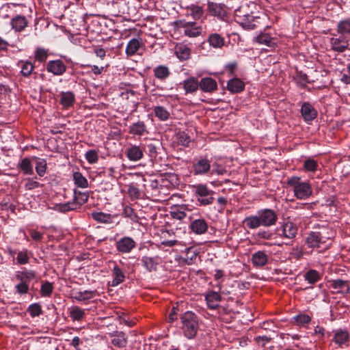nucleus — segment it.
<instances>
[{
	"instance_id": "6",
	"label": "nucleus",
	"mask_w": 350,
	"mask_h": 350,
	"mask_svg": "<svg viewBox=\"0 0 350 350\" xmlns=\"http://www.w3.org/2000/svg\"><path fill=\"white\" fill-rule=\"evenodd\" d=\"M194 195L197 201L201 206H207L213 204L215 192L208 188L205 184H198L193 186Z\"/></svg>"
},
{
	"instance_id": "48",
	"label": "nucleus",
	"mask_w": 350,
	"mask_h": 350,
	"mask_svg": "<svg viewBox=\"0 0 350 350\" xmlns=\"http://www.w3.org/2000/svg\"><path fill=\"white\" fill-rule=\"evenodd\" d=\"M303 167L306 172H314L317 170L318 163L313 159H308L304 161Z\"/></svg>"
},
{
	"instance_id": "47",
	"label": "nucleus",
	"mask_w": 350,
	"mask_h": 350,
	"mask_svg": "<svg viewBox=\"0 0 350 350\" xmlns=\"http://www.w3.org/2000/svg\"><path fill=\"white\" fill-rule=\"evenodd\" d=\"M202 33V27L201 26H198L196 23V25H191L187 29L184 30V33L185 36L190 38H195L200 36Z\"/></svg>"
},
{
	"instance_id": "53",
	"label": "nucleus",
	"mask_w": 350,
	"mask_h": 350,
	"mask_svg": "<svg viewBox=\"0 0 350 350\" xmlns=\"http://www.w3.org/2000/svg\"><path fill=\"white\" fill-rule=\"evenodd\" d=\"M48 57V51L47 50L43 48H38L35 52V59L36 61L40 62H44L46 60Z\"/></svg>"
},
{
	"instance_id": "3",
	"label": "nucleus",
	"mask_w": 350,
	"mask_h": 350,
	"mask_svg": "<svg viewBox=\"0 0 350 350\" xmlns=\"http://www.w3.org/2000/svg\"><path fill=\"white\" fill-rule=\"evenodd\" d=\"M180 329L185 337L191 340L194 338L199 329L198 316L191 311H187L180 317Z\"/></svg>"
},
{
	"instance_id": "50",
	"label": "nucleus",
	"mask_w": 350,
	"mask_h": 350,
	"mask_svg": "<svg viewBox=\"0 0 350 350\" xmlns=\"http://www.w3.org/2000/svg\"><path fill=\"white\" fill-rule=\"evenodd\" d=\"M27 312L33 318L38 317L42 313V306L38 303L32 304L28 307Z\"/></svg>"
},
{
	"instance_id": "51",
	"label": "nucleus",
	"mask_w": 350,
	"mask_h": 350,
	"mask_svg": "<svg viewBox=\"0 0 350 350\" xmlns=\"http://www.w3.org/2000/svg\"><path fill=\"white\" fill-rule=\"evenodd\" d=\"M53 291V284L49 282H45L41 285L40 293L42 297H50Z\"/></svg>"
},
{
	"instance_id": "40",
	"label": "nucleus",
	"mask_w": 350,
	"mask_h": 350,
	"mask_svg": "<svg viewBox=\"0 0 350 350\" xmlns=\"http://www.w3.org/2000/svg\"><path fill=\"white\" fill-rule=\"evenodd\" d=\"M256 41L259 44H265L269 47H272L275 45L274 39L268 33H260L257 36Z\"/></svg>"
},
{
	"instance_id": "37",
	"label": "nucleus",
	"mask_w": 350,
	"mask_h": 350,
	"mask_svg": "<svg viewBox=\"0 0 350 350\" xmlns=\"http://www.w3.org/2000/svg\"><path fill=\"white\" fill-rule=\"evenodd\" d=\"M143 266L149 271H156L158 262L156 258L144 256L142 258Z\"/></svg>"
},
{
	"instance_id": "35",
	"label": "nucleus",
	"mask_w": 350,
	"mask_h": 350,
	"mask_svg": "<svg viewBox=\"0 0 350 350\" xmlns=\"http://www.w3.org/2000/svg\"><path fill=\"white\" fill-rule=\"evenodd\" d=\"M89 195L88 193L78 191L75 190L74 198L72 202L76 204V207L78 208L82 204L86 203L88 200Z\"/></svg>"
},
{
	"instance_id": "19",
	"label": "nucleus",
	"mask_w": 350,
	"mask_h": 350,
	"mask_svg": "<svg viewBox=\"0 0 350 350\" xmlns=\"http://www.w3.org/2000/svg\"><path fill=\"white\" fill-rule=\"evenodd\" d=\"M126 155L130 161H137L143 157L144 150L138 146L131 145L127 148Z\"/></svg>"
},
{
	"instance_id": "49",
	"label": "nucleus",
	"mask_w": 350,
	"mask_h": 350,
	"mask_svg": "<svg viewBox=\"0 0 350 350\" xmlns=\"http://www.w3.org/2000/svg\"><path fill=\"white\" fill-rule=\"evenodd\" d=\"M122 215L125 217L129 218L133 222H138L139 219L134 209L127 205L124 208Z\"/></svg>"
},
{
	"instance_id": "12",
	"label": "nucleus",
	"mask_w": 350,
	"mask_h": 350,
	"mask_svg": "<svg viewBox=\"0 0 350 350\" xmlns=\"http://www.w3.org/2000/svg\"><path fill=\"white\" fill-rule=\"evenodd\" d=\"M330 44L333 51L338 53H342L348 49L349 41L343 36L332 38L330 40Z\"/></svg>"
},
{
	"instance_id": "55",
	"label": "nucleus",
	"mask_w": 350,
	"mask_h": 350,
	"mask_svg": "<svg viewBox=\"0 0 350 350\" xmlns=\"http://www.w3.org/2000/svg\"><path fill=\"white\" fill-rule=\"evenodd\" d=\"M178 143L184 146H189L191 142L190 137L185 132L179 133L177 135Z\"/></svg>"
},
{
	"instance_id": "54",
	"label": "nucleus",
	"mask_w": 350,
	"mask_h": 350,
	"mask_svg": "<svg viewBox=\"0 0 350 350\" xmlns=\"http://www.w3.org/2000/svg\"><path fill=\"white\" fill-rule=\"evenodd\" d=\"M85 159L89 163L94 164L98 161V153L96 150H90L85 154Z\"/></svg>"
},
{
	"instance_id": "33",
	"label": "nucleus",
	"mask_w": 350,
	"mask_h": 350,
	"mask_svg": "<svg viewBox=\"0 0 350 350\" xmlns=\"http://www.w3.org/2000/svg\"><path fill=\"white\" fill-rule=\"evenodd\" d=\"M69 316L73 321H81L85 317V312L84 310L75 306L70 308Z\"/></svg>"
},
{
	"instance_id": "1",
	"label": "nucleus",
	"mask_w": 350,
	"mask_h": 350,
	"mask_svg": "<svg viewBox=\"0 0 350 350\" xmlns=\"http://www.w3.org/2000/svg\"><path fill=\"white\" fill-rule=\"evenodd\" d=\"M278 215L274 211L269 208L258 212L256 215L245 217L243 221L248 229H256L260 226L269 227L275 224Z\"/></svg>"
},
{
	"instance_id": "58",
	"label": "nucleus",
	"mask_w": 350,
	"mask_h": 350,
	"mask_svg": "<svg viewBox=\"0 0 350 350\" xmlns=\"http://www.w3.org/2000/svg\"><path fill=\"white\" fill-rule=\"evenodd\" d=\"M75 209H77L76 204H75L72 201L64 204H60L59 205V210L61 212L66 213L69 211H72Z\"/></svg>"
},
{
	"instance_id": "39",
	"label": "nucleus",
	"mask_w": 350,
	"mask_h": 350,
	"mask_svg": "<svg viewBox=\"0 0 350 350\" xmlns=\"http://www.w3.org/2000/svg\"><path fill=\"white\" fill-rule=\"evenodd\" d=\"M187 10L190 11V15L195 20L200 19L204 13V9L202 6L192 4L187 8Z\"/></svg>"
},
{
	"instance_id": "38",
	"label": "nucleus",
	"mask_w": 350,
	"mask_h": 350,
	"mask_svg": "<svg viewBox=\"0 0 350 350\" xmlns=\"http://www.w3.org/2000/svg\"><path fill=\"white\" fill-rule=\"evenodd\" d=\"M154 114L161 121H166L170 116V112L162 106H157L154 108Z\"/></svg>"
},
{
	"instance_id": "24",
	"label": "nucleus",
	"mask_w": 350,
	"mask_h": 350,
	"mask_svg": "<svg viewBox=\"0 0 350 350\" xmlns=\"http://www.w3.org/2000/svg\"><path fill=\"white\" fill-rule=\"evenodd\" d=\"M92 217L100 224H110L113 222L114 215L103 212H92Z\"/></svg>"
},
{
	"instance_id": "52",
	"label": "nucleus",
	"mask_w": 350,
	"mask_h": 350,
	"mask_svg": "<svg viewBox=\"0 0 350 350\" xmlns=\"http://www.w3.org/2000/svg\"><path fill=\"white\" fill-rule=\"evenodd\" d=\"M21 63L22 64L21 71V74L24 77L29 76L33 70V65L29 62H21Z\"/></svg>"
},
{
	"instance_id": "57",
	"label": "nucleus",
	"mask_w": 350,
	"mask_h": 350,
	"mask_svg": "<svg viewBox=\"0 0 350 350\" xmlns=\"http://www.w3.org/2000/svg\"><path fill=\"white\" fill-rule=\"evenodd\" d=\"M340 81L347 85H350V63L342 72Z\"/></svg>"
},
{
	"instance_id": "8",
	"label": "nucleus",
	"mask_w": 350,
	"mask_h": 350,
	"mask_svg": "<svg viewBox=\"0 0 350 350\" xmlns=\"http://www.w3.org/2000/svg\"><path fill=\"white\" fill-rule=\"evenodd\" d=\"M136 246L135 241L129 237H124L116 243V247L119 252L129 253Z\"/></svg>"
},
{
	"instance_id": "9",
	"label": "nucleus",
	"mask_w": 350,
	"mask_h": 350,
	"mask_svg": "<svg viewBox=\"0 0 350 350\" xmlns=\"http://www.w3.org/2000/svg\"><path fill=\"white\" fill-rule=\"evenodd\" d=\"M333 338L334 342L338 347H342V345L348 343L350 339L349 333L346 329H338L333 330Z\"/></svg>"
},
{
	"instance_id": "42",
	"label": "nucleus",
	"mask_w": 350,
	"mask_h": 350,
	"mask_svg": "<svg viewBox=\"0 0 350 350\" xmlns=\"http://www.w3.org/2000/svg\"><path fill=\"white\" fill-rule=\"evenodd\" d=\"M73 180L75 181V184L79 187L87 188L88 187V181L87 178L79 172H74Z\"/></svg>"
},
{
	"instance_id": "17",
	"label": "nucleus",
	"mask_w": 350,
	"mask_h": 350,
	"mask_svg": "<svg viewBox=\"0 0 350 350\" xmlns=\"http://www.w3.org/2000/svg\"><path fill=\"white\" fill-rule=\"evenodd\" d=\"M190 229L196 234H202L207 231L208 224L204 219H196L191 222Z\"/></svg>"
},
{
	"instance_id": "46",
	"label": "nucleus",
	"mask_w": 350,
	"mask_h": 350,
	"mask_svg": "<svg viewBox=\"0 0 350 350\" xmlns=\"http://www.w3.org/2000/svg\"><path fill=\"white\" fill-rule=\"evenodd\" d=\"M198 256V253L193 247H189L186 249V254L185 257L183 259V261L187 265H192L194 263Z\"/></svg>"
},
{
	"instance_id": "30",
	"label": "nucleus",
	"mask_w": 350,
	"mask_h": 350,
	"mask_svg": "<svg viewBox=\"0 0 350 350\" xmlns=\"http://www.w3.org/2000/svg\"><path fill=\"white\" fill-rule=\"evenodd\" d=\"M146 133H147L146 126L143 121L133 123L129 129V133L134 135L142 136Z\"/></svg>"
},
{
	"instance_id": "15",
	"label": "nucleus",
	"mask_w": 350,
	"mask_h": 350,
	"mask_svg": "<svg viewBox=\"0 0 350 350\" xmlns=\"http://www.w3.org/2000/svg\"><path fill=\"white\" fill-rule=\"evenodd\" d=\"M28 21L25 16L16 15L11 19L10 25L16 32H21L27 27Z\"/></svg>"
},
{
	"instance_id": "27",
	"label": "nucleus",
	"mask_w": 350,
	"mask_h": 350,
	"mask_svg": "<svg viewBox=\"0 0 350 350\" xmlns=\"http://www.w3.org/2000/svg\"><path fill=\"white\" fill-rule=\"evenodd\" d=\"M244 83L238 78L230 79L227 84L228 90L232 93H239L244 90Z\"/></svg>"
},
{
	"instance_id": "5",
	"label": "nucleus",
	"mask_w": 350,
	"mask_h": 350,
	"mask_svg": "<svg viewBox=\"0 0 350 350\" xmlns=\"http://www.w3.org/2000/svg\"><path fill=\"white\" fill-rule=\"evenodd\" d=\"M36 278V273L33 270L18 271L14 278L18 282L15 286L16 292L20 295H25L29 292V283Z\"/></svg>"
},
{
	"instance_id": "22",
	"label": "nucleus",
	"mask_w": 350,
	"mask_h": 350,
	"mask_svg": "<svg viewBox=\"0 0 350 350\" xmlns=\"http://www.w3.org/2000/svg\"><path fill=\"white\" fill-rule=\"evenodd\" d=\"M301 113L306 121H310L316 118L317 112L308 103H304L301 108Z\"/></svg>"
},
{
	"instance_id": "26",
	"label": "nucleus",
	"mask_w": 350,
	"mask_h": 350,
	"mask_svg": "<svg viewBox=\"0 0 350 350\" xmlns=\"http://www.w3.org/2000/svg\"><path fill=\"white\" fill-rule=\"evenodd\" d=\"M200 88V82L193 77H189L183 81V88L186 93H193Z\"/></svg>"
},
{
	"instance_id": "63",
	"label": "nucleus",
	"mask_w": 350,
	"mask_h": 350,
	"mask_svg": "<svg viewBox=\"0 0 350 350\" xmlns=\"http://www.w3.org/2000/svg\"><path fill=\"white\" fill-rule=\"evenodd\" d=\"M128 193L132 198L138 199L140 198V191L139 189L135 185H130L128 189Z\"/></svg>"
},
{
	"instance_id": "64",
	"label": "nucleus",
	"mask_w": 350,
	"mask_h": 350,
	"mask_svg": "<svg viewBox=\"0 0 350 350\" xmlns=\"http://www.w3.org/2000/svg\"><path fill=\"white\" fill-rule=\"evenodd\" d=\"M29 232L31 239L35 241H41L43 239V234L36 230H29Z\"/></svg>"
},
{
	"instance_id": "62",
	"label": "nucleus",
	"mask_w": 350,
	"mask_h": 350,
	"mask_svg": "<svg viewBox=\"0 0 350 350\" xmlns=\"http://www.w3.org/2000/svg\"><path fill=\"white\" fill-rule=\"evenodd\" d=\"M295 321L299 325H305L311 321V318L308 314H299L295 317Z\"/></svg>"
},
{
	"instance_id": "13",
	"label": "nucleus",
	"mask_w": 350,
	"mask_h": 350,
	"mask_svg": "<svg viewBox=\"0 0 350 350\" xmlns=\"http://www.w3.org/2000/svg\"><path fill=\"white\" fill-rule=\"evenodd\" d=\"M211 169V162L206 159H201L193 164V172L194 175H202L206 174Z\"/></svg>"
},
{
	"instance_id": "61",
	"label": "nucleus",
	"mask_w": 350,
	"mask_h": 350,
	"mask_svg": "<svg viewBox=\"0 0 350 350\" xmlns=\"http://www.w3.org/2000/svg\"><path fill=\"white\" fill-rule=\"evenodd\" d=\"M42 185L38 182L31 178H27L25 184V188L27 190H32Z\"/></svg>"
},
{
	"instance_id": "31",
	"label": "nucleus",
	"mask_w": 350,
	"mask_h": 350,
	"mask_svg": "<svg viewBox=\"0 0 350 350\" xmlns=\"http://www.w3.org/2000/svg\"><path fill=\"white\" fill-rule=\"evenodd\" d=\"M17 167L25 175H32L33 174V165L29 158L25 157L23 159L18 163Z\"/></svg>"
},
{
	"instance_id": "29",
	"label": "nucleus",
	"mask_w": 350,
	"mask_h": 350,
	"mask_svg": "<svg viewBox=\"0 0 350 350\" xmlns=\"http://www.w3.org/2000/svg\"><path fill=\"white\" fill-rule=\"evenodd\" d=\"M252 263L256 267H262L267 264L268 256L263 251H258L252 255Z\"/></svg>"
},
{
	"instance_id": "43",
	"label": "nucleus",
	"mask_w": 350,
	"mask_h": 350,
	"mask_svg": "<svg viewBox=\"0 0 350 350\" xmlns=\"http://www.w3.org/2000/svg\"><path fill=\"white\" fill-rule=\"evenodd\" d=\"M337 32L341 35L350 34V19L347 18L338 22Z\"/></svg>"
},
{
	"instance_id": "2",
	"label": "nucleus",
	"mask_w": 350,
	"mask_h": 350,
	"mask_svg": "<svg viewBox=\"0 0 350 350\" xmlns=\"http://www.w3.org/2000/svg\"><path fill=\"white\" fill-rule=\"evenodd\" d=\"M286 185L292 189L294 196L298 200H306L312 196L313 190L308 180L301 181L299 176H293L286 180Z\"/></svg>"
},
{
	"instance_id": "7",
	"label": "nucleus",
	"mask_w": 350,
	"mask_h": 350,
	"mask_svg": "<svg viewBox=\"0 0 350 350\" xmlns=\"http://www.w3.org/2000/svg\"><path fill=\"white\" fill-rule=\"evenodd\" d=\"M227 6L224 3H217L208 1L207 10L211 15L220 19H224L227 16Z\"/></svg>"
},
{
	"instance_id": "44",
	"label": "nucleus",
	"mask_w": 350,
	"mask_h": 350,
	"mask_svg": "<svg viewBox=\"0 0 350 350\" xmlns=\"http://www.w3.org/2000/svg\"><path fill=\"white\" fill-rule=\"evenodd\" d=\"M36 159V172L40 176H43L46 171L47 163L46 161L44 159H40L37 157H34Z\"/></svg>"
},
{
	"instance_id": "60",
	"label": "nucleus",
	"mask_w": 350,
	"mask_h": 350,
	"mask_svg": "<svg viewBox=\"0 0 350 350\" xmlns=\"http://www.w3.org/2000/svg\"><path fill=\"white\" fill-rule=\"evenodd\" d=\"M146 151L150 157H155L157 154V146L154 143H150L146 145Z\"/></svg>"
},
{
	"instance_id": "28",
	"label": "nucleus",
	"mask_w": 350,
	"mask_h": 350,
	"mask_svg": "<svg viewBox=\"0 0 350 350\" xmlns=\"http://www.w3.org/2000/svg\"><path fill=\"white\" fill-rule=\"evenodd\" d=\"M96 295V291H76L72 297L78 301H85L92 299Z\"/></svg>"
},
{
	"instance_id": "45",
	"label": "nucleus",
	"mask_w": 350,
	"mask_h": 350,
	"mask_svg": "<svg viewBox=\"0 0 350 350\" xmlns=\"http://www.w3.org/2000/svg\"><path fill=\"white\" fill-rule=\"evenodd\" d=\"M304 278L305 280L310 284H315L321 279L319 273L314 269H311L306 272L304 275Z\"/></svg>"
},
{
	"instance_id": "16",
	"label": "nucleus",
	"mask_w": 350,
	"mask_h": 350,
	"mask_svg": "<svg viewBox=\"0 0 350 350\" xmlns=\"http://www.w3.org/2000/svg\"><path fill=\"white\" fill-rule=\"evenodd\" d=\"M200 88L204 92L212 93L217 89V83L211 77H204L200 81Z\"/></svg>"
},
{
	"instance_id": "36",
	"label": "nucleus",
	"mask_w": 350,
	"mask_h": 350,
	"mask_svg": "<svg viewBox=\"0 0 350 350\" xmlns=\"http://www.w3.org/2000/svg\"><path fill=\"white\" fill-rule=\"evenodd\" d=\"M153 72L154 77L161 81L166 79L170 75L169 68L163 65L156 67Z\"/></svg>"
},
{
	"instance_id": "59",
	"label": "nucleus",
	"mask_w": 350,
	"mask_h": 350,
	"mask_svg": "<svg viewBox=\"0 0 350 350\" xmlns=\"http://www.w3.org/2000/svg\"><path fill=\"white\" fill-rule=\"evenodd\" d=\"M248 17L250 18H248V21H244L243 20L240 22L241 25L245 29H254L256 27V25L253 23V19L254 17L250 15H248Z\"/></svg>"
},
{
	"instance_id": "25",
	"label": "nucleus",
	"mask_w": 350,
	"mask_h": 350,
	"mask_svg": "<svg viewBox=\"0 0 350 350\" xmlns=\"http://www.w3.org/2000/svg\"><path fill=\"white\" fill-rule=\"evenodd\" d=\"M59 97V103L65 109L72 107L75 100V94L72 92H62L60 93Z\"/></svg>"
},
{
	"instance_id": "4",
	"label": "nucleus",
	"mask_w": 350,
	"mask_h": 350,
	"mask_svg": "<svg viewBox=\"0 0 350 350\" xmlns=\"http://www.w3.org/2000/svg\"><path fill=\"white\" fill-rule=\"evenodd\" d=\"M332 231L327 228H323L319 231L309 232L306 238V243L309 248H319L332 237Z\"/></svg>"
},
{
	"instance_id": "41",
	"label": "nucleus",
	"mask_w": 350,
	"mask_h": 350,
	"mask_svg": "<svg viewBox=\"0 0 350 350\" xmlns=\"http://www.w3.org/2000/svg\"><path fill=\"white\" fill-rule=\"evenodd\" d=\"M176 54L180 59H188L191 55V49L185 45H180L176 47Z\"/></svg>"
},
{
	"instance_id": "21",
	"label": "nucleus",
	"mask_w": 350,
	"mask_h": 350,
	"mask_svg": "<svg viewBox=\"0 0 350 350\" xmlns=\"http://www.w3.org/2000/svg\"><path fill=\"white\" fill-rule=\"evenodd\" d=\"M297 230L295 224L288 221L282 226V234H280V235L287 239H293L297 234Z\"/></svg>"
},
{
	"instance_id": "23",
	"label": "nucleus",
	"mask_w": 350,
	"mask_h": 350,
	"mask_svg": "<svg viewBox=\"0 0 350 350\" xmlns=\"http://www.w3.org/2000/svg\"><path fill=\"white\" fill-rule=\"evenodd\" d=\"M208 307L210 309H216L221 301V295L215 291L208 292L205 297Z\"/></svg>"
},
{
	"instance_id": "14",
	"label": "nucleus",
	"mask_w": 350,
	"mask_h": 350,
	"mask_svg": "<svg viewBox=\"0 0 350 350\" xmlns=\"http://www.w3.org/2000/svg\"><path fill=\"white\" fill-rule=\"evenodd\" d=\"M172 218L182 220L185 218H188L190 221L192 219L191 211L187 207V205L178 206L174 211L171 212Z\"/></svg>"
},
{
	"instance_id": "10",
	"label": "nucleus",
	"mask_w": 350,
	"mask_h": 350,
	"mask_svg": "<svg viewBox=\"0 0 350 350\" xmlns=\"http://www.w3.org/2000/svg\"><path fill=\"white\" fill-rule=\"evenodd\" d=\"M330 288L335 290L336 293L348 294L350 293L349 282L342 279L333 280L329 281Z\"/></svg>"
},
{
	"instance_id": "32",
	"label": "nucleus",
	"mask_w": 350,
	"mask_h": 350,
	"mask_svg": "<svg viewBox=\"0 0 350 350\" xmlns=\"http://www.w3.org/2000/svg\"><path fill=\"white\" fill-rule=\"evenodd\" d=\"M113 280L111 286H116L124 282L125 279L124 274L122 270L117 265H116L112 270Z\"/></svg>"
},
{
	"instance_id": "34",
	"label": "nucleus",
	"mask_w": 350,
	"mask_h": 350,
	"mask_svg": "<svg viewBox=\"0 0 350 350\" xmlns=\"http://www.w3.org/2000/svg\"><path fill=\"white\" fill-rule=\"evenodd\" d=\"M211 46L214 48H221L225 44L224 38L219 33L211 34L208 38Z\"/></svg>"
},
{
	"instance_id": "20",
	"label": "nucleus",
	"mask_w": 350,
	"mask_h": 350,
	"mask_svg": "<svg viewBox=\"0 0 350 350\" xmlns=\"http://www.w3.org/2000/svg\"><path fill=\"white\" fill-rule=\"evenodd\" d=\"M113 338L111 340V344L118 348H124L126 346L128 340L126 334L123 332H114L111 334Z\"/></svg>"
},
{
	"instance_id": "18",
	"label": "nucleus",
	"mask_w": 350,
	"mask_h": 350,
	"mask_svg": "<svg viewBox=\"0 0 350 350\" xmlns=\"http://www.w3.org/2000/svg\"><path fill=\"white\" fill-rule=\"evenodd\" d=\"M142 46L144 43L142 39L133 38L128 42L125 53L128 57L133 56Z\"/></svg>"
},
{
	"instance_id": "56",
	"label": "nucleus",
	"mask_w": 350,
	"mask_h": 350,
	"mask_svg": "<svg viewBox=\"0 0 350 350\" xmlns=\"http://www.w3.org/2000/svg\"><path fill=\"white\" fill-rule=\"evenodd\" d=\"M29 257L27 254V250H25L18 253L16 260L18 265H26L29 262Z\"/></svg>"
},
{
	"instance_id": "11",
	"label": "nucleus",
	"mask_w": 350,
	"mask_h": 350,
	"mask_svg": "<svg viewBox=\"0 0 350 350\" xmlns=\"http://www.w3.org/2000/svg\"><path fill=\"white\" fill-rule=\"evenodd\" d=\"M46 70L55 75H62L66 72V66L61 59L51 60L48 62Z\"/></svg>"
}]
</instances>
